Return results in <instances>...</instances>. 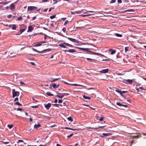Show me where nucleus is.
Returning <instances> with one entry per match:
<instances>
[{
    "mask_svg": "<svg viewBox=\"0 0 146 146\" xmlns=\"http://www.w3.org/2000/svg\"><path fill=\"white\" fill-rule=\"evenodd\" d=\"M32 49L33 51H35L36 52H39V53H42V52H48L50 51H51L52 50L51 49L49 48V49H47L44 50H42V51H39L34 48H32Z\"/></svg>",
    "mask_w": 146,
    "mask_h": 146,
    "instance_id": "1",
    "label": "nucleus"
},
{
    "mask_svg": "<svg viewBox=\"0 0 146 146\" xmlns=\"http://www.w3.org/2000/svg\"><path fill=\"white\" fill-rule=\"evenodd\" d=\"M12 93L13 97L14 98L15 96H18L19 94V92L18 91H16L15 89L12 90Z\"/></svg>",
    "mask_w": 146,
    "mask_h": 146,
    "instance_id": "2",
    "label": "nucleus"
},
{
    "mask_svg": "<svg viewBox=\"0 0 146 146\" xmlns=\"http://www.w3.org/2000/svg\"><path fill=\"white\" fill-rule=\"evenodd\" d=\"M46 42L43 41L37 42L34 44V46L35 47L40 46L42 45L43 44L46 43Z\"/></svg>",
    "mask_w": 146,
    "mask_h": 146,
    "instance_id": "3",
    "label": "nucleus"
},
{
    "mask_svg": "<svg viewBox=\"0 0 146 146\" xmlns=\"http://www.w3.org/2000/svg\"><path fill=\"white\" fill-rule=\"evenodd\" d=\"M37 9V7L35 6H28V7L27 10L28 11H32L33 10Z\"/></svg>",
    "mask_w": 146,
    "mask_h": 146,
    "instance_id": "4",
    "label": "nucleus"
},
{
    "mask_svg": "<svg viewBox=\"0 0 146 146\" xmlns=\"http://www.w3.org/2000/svg\"><path fill=\"white\" fill-rule=\"evenodd\" d=\"M17 1L14 2L9 7V9L12 11H14L15 10V4L16 3Z\"/></svg>",
    "mask_w": 146,
    "mask_h": 146,
    "instance_id": "5",
    "label": "nucleus"
},
{
    "mask_svg": "<svg viewBox=\"0 0 146 146\" xmlns=\"http://www.w3.org/2000/svg\"><path fill=\"white\" fill-rule=\"evenodd\" d=\"M123 82L125 84H131L133 82V81L132 80L130 79L123 80Z\"/></svg>",
    "mask_w": 146,
    "mask_h": 146,
    "instance_id": "6",
    "label": "nucleus"
},
{
    "mask_svg": "<svg viewBox=\"0 0 146 146\" xmlns=\"http://www.w3.org/2000/svg\"><path fill=\"white\" fill-rule=\"evenodd\" d=\"M8 27L9 28H11L13 30H16L17 28L16 25H8Z\"/></svg>",
    "mask_w": 146,
    "mask_h": 146,
    "instance_id": "7",
    "label": "nucleus"
},
{
    "mask_svg": "<svg viewBox=\"0 0 146 146\" xmlns=\"http://www.w3.org/2000/svg\"><path fill=\"white\" fill-rule=\"evenodd\" d=\"M51 105V104L50 103H48L47 104H44V105L45 108L48 110L50 108Z\"/></svg>",
    "mask_w": 146,
    "mask_h": 146,
    "instance_id": "8",
    "label": "nucleus"
},
{
    "mask_svg": "<svg viewBox=\"0 0 146 146\" xmlns=\"http://www.w3.org/2000/svg\"><path fill=\"white\" fill-rule=\"evenodd\" d=\"M83 11V10H82L81 11H71V13L72 14H78L80 13H82Z\"/></svg>",
    "mask_w": 146,
    "mask_h": 146,
    "instance_id": "9",
    "label": "nucleus"
},
{
    "mask_svg": "<svg viewBox=\"0 0 146 146\" xmlns=\"http://www.w3.org/2000/svg\"><path fill=\"white\" fill-rule=\"evenodd\" d=\"M95 12L93 11H87L86 12H85L84 13L86 14V15H87V16H89L92 15H94L93 14H90V13H88V12L94 13V12Z\"/></svg>",
    "mask_w": 146,
    "mask_h": 146,
    "instance_id": "10",
    "label": "nucleus"
},
{
    "mask_svg": "<svg viewBox=\"0 0 146 146\" xmlns=\"http://www.w3.org/2000/svg\"><path fill=\"white\" fill-rule=\"evenodd\" d=\"M67 38L73 42H78V40H76L75 39L73 38H71L68 37Z\"/></svg>",
    "mask_w": 146,
    "mask_h": 146,
    "instance_id": "11",
    "label": "nucleus"
},
{
    "mask_svg": "<svg viewBox=\"0 0 146 146\" xmlns=\"http://www.w3.org/2000/svg\"><path fill=\"white\" fill-rule=\"evenodd\" d=\"M59 80V79L57 78H50L49 79V80L51 82H54L55 81L57 80Z\"/></svg>",
    "mask_w": 146,
    "mask_h": 146,
    "instance_id": "12",
    "label": "nucleus"
},
{
    "mask_svg": "<svg viewBox=\"0 0 146 146\" xmlns=\"http://www.w3.org/2000/svg\"><path fill=\"white\" fill-rule=\"evenodd\" d=\"M59 86V83H56V84L55 83H54L53 84L52 86L54 88H56L58 87Z\"/></svg>",
    "mask_w": 146,
    "mask_h": 146,
    "instance_id": "13",
    "label": "nucleus"
},
{
    "mask_svg": "<svg viewBox=\"0 0 146 146\" xmlns=\"http://www.w3.org/2000/svg\"><path fill=\"white\" fill-rule=\"evenodd\" d=\"M111 135V134L110 133H103L102 134L103 136L101 135L100 136V137H103L104 136H107L109 135Z\"/></svg>",
    "mask_w": 146,
    "mask_h": 146,
    "instance_id": "14",
    "label": "nucleus"
},
{
    "mask_svg": "<svg viewBox=\"0 0 146 146\" xmlns=\"http://www.w3.org/2000/svg\"><path fill=\"white\" fill-rule=\"evenodd\" d=\"M109 70L108 69H106L104 70H102L101 71H100V72L103 73H107L108 72Z\"/></svg>",
    "mask_w": 146,
    "mask_h": 146,
    "instance_id": "15",
    "label": "nucleus"
},
{
    "mask_svg": "<svg viewBox=\"0 0 146 146\" xmlns=\"http://www.w3.org/2000/svg\"><path fill=\"white\" fill-rule=\"evenodd\" d=\"M109 51H111V54H113L115 53L116 50H114L112 49H110L109 50Z\"/></svg>",
    "mask_w": 146,
    "mask_h": 146,
    "instance_id": "16",
    "label": "nucleus"
},
{
    "mask_svg": "<svg viewBox=\"0 0 146 146\" xmlns=\"http://www.w3.org/2000/svg\"><path fill=\"white\" fill-rule=\"evenodd\" d=\"M77 48L81 50H84L86 51H88V50H89V48H79L77 47Z\"/></svg>",
    "mask_w": 146,
    "mask_h": 146,
    "instance_id": "17",
    "label": "nucleus"
},
{
    "mask_svg": "<svg viewBox=\"0 0 146 146\" xmlns=\"http://www.w3.org/2000/svg\"><path fill=\"white\" fill-rule=\"evenodd\" d=\"M33 28L31 26H30L28 27V31L31 32L33 29Z\"/></svg>",
    "mask_w": 146,
    "mask_h": 146,
    "instance_id": "18",
    "label": "nucleus"
},
{
    "mask_svg": "<svg viewBox=\"0 0 146 146\" xmlns=\"http://www.w3.org/2000/svg\"><path fill=\"white\" fill-rule=\"evenodd\" d=\"M9 2L8 1H7H7H2V2H1L0 3V4L1 5H6V4H7L8 3H9Z\"/></svg>",
    "mask_w": 146,
    "mask_h": 146,
    "instance_id": "19",
    "label": "nucleus"
},
{
    "mask_svg": "<svg viewBox=\"0 0 146 146\" xmlns=\"http://www.w3.org/2000/svg\"><path fill=\"white\" fill-rule=\"evenodd\" d=\"M41 126V125L40 124H38L37 125L35 124L34 126V128H35L37 129L39 127H40Z\"/></svg>",
    "mask_w": 146,
    "mask_h": 146,
    "instance_id": "20",
    "label": "nucleus"
},
{
    "mask_svg": "<svg viewBox=\"0 0 146 146\" xmlns=\"http://www.w3.org/2000/svg\"><path fill=\"white\" fill-rule=\"evenodd\" d=\"M90 52H91V53L94 54L102 55L100 53L94 52H93L92 51H90ZM102 56H104V55H102Z\"/></svg>",
    "mask_w": 146,
    "mask_h": 146,
    "instance_id": "21",
    "label": "nucleus"
},
{
    "mask_svg": "<svg viewBox=\"0 0 146 146\" xmlns=\"http://www.w3.org/2000/svg\"><path fill=\"white\" fill-rule=\"evenodd\" d=\"M56 94H57V95L55 96L56 97H58V98H60L59 97V96L60 97V96H61L62 95L61 94H63V93H59L58 92H56Z\"/></svg>",
    "mask_w": 146,
    "mask_h": 146,
    "instance_id": "22",
    "label": "nucleus"
},
{
    "mask_svg": "<svg viewBox=\"0 0 146 146\" xmlns=\"http://www.w3.org/2000/svg\"><path fill=\"white\" fill-rule=\"evenodd\" d=\"M61 94L62 95L61 96H60V97L59 96V97L60 98H63L64 96L66 95L68 96L69 95V94L68 93H63V94Z\"/></svg>",
    "mask_w": 146,
    "mask_h": 146,
    "instance_id": "23",
    "label": "nucleus"
},
{
    "mask_svg": "<svg viewBox=\"0 0 146 146\" xmlns=\"http://www.w3.org/2000/svg\"><path fill=\"white\" fill-rule=\"evenodd\" d=\"M86 59L89 62H93L95 60L94 59H92L90 58H87Z\"/></svg>",
    "mask_w": 146,
    "mask_h": 146,
    "instance_id": "24",
    "label": "nucleus"
},
{
    "mask_svg": "<svg viewBox=\"0 0 146 146\" xmlns=\"http://www.w3.org/2000/svg\"><path fill=\"white\" fill-rule=\"evenodd\" d=\"M68 52L70 53H73L76 52V51L74 49H70L68 50Z\"/></svg>",
    "mask_w": 146,
    "mask_h": 146,
    "instance_id": "25",
    "label": "nucleus"
},
{
    "mask_svg": "<svg viewBox=\"0 0 146 146\" xmlns=\"http://www.w3.org/2000/svg\"><path fill=\"white\" fill-rule=\"evenodd\" d=\"M58 46H60V47H63V48H66V46L65 45H64L63 44H59L58 45Z\"/></svg>",
    "mask_w": 146,
    "mask_h": 146,
    "instance_id": "26",
    "label": "nucleus"
},
{
    "mask_svg": "<svg viewBox=\"0 0 146 146\" xmlns=\"http://www.w3.org/2000/svg\"><path fill=\"white\" fill-rule=\"evenodd\" d=\"M114 35L117 37H121L122 36V35H121L117 33H115Z\"/></svg>",
    "mask_w": 146,
    "mask_h": 146,
    "instance_id": "27",
    "label": "nucleus"
},
{
    "mask_svg": "<svg viewBox=\"0 0 146 146\" xmlns=\"http://www.w3.org/2000/svg\"><path fill=\"white\" fill-rule=\"evenodd\" d=\"M26 28V27H25V28L21 29L20 30V31L21 32V33L25 30Z\"/></svg>",
    "mask_w": 146,
    "mask_h": 146,
    "instance_id": "28",
    "label": "nucleus"
},
{
    "mask_svg": "<svg viewBox=\"0 0 146 146\" xmlns=\"http://www.w3.org/2000/svg\"><path fill=\"white\" fill-rule=\"evenodd\" d=\"M46 94L49 96H54V95L51 94L50 92H47L46 93Z\"/></svg>",
    "mask_w": 146,
    "mask_h": 146,
    "instance_id": "29",
    "label": "nucleus"
},
{
    "mask_svg": "<svg viewBox=\"0 0 146 146\" xmlns=\"http://www.w3.org/2000/svg\"><path fill=\"white\" fill-rule=\"evenodd\" d=\"M64 44H66L67 46L70 47H72L73 46L71 44H69L68 43H65V42H64Z\"/></svg>",
    "mask_w": 146,
    "mask_h": 146,
    "instance_id": "30",
    "label": "nucleus"
},
{
    "mask_svg": "<svg viewBox=\"0 0 146 146\" xmlns=\"http://www.w3.org/2000/svg\"><path fill=\"white\" fill-rule=\"evenodd\" d=\"M83 97V98L85 99L90 100V97L87 96H84Z\"/></svg>",
    "mask_w": 146,
    "mask_h": 146,
    "instance_id": "31",
    "label": "nucleus"
},
{
    "mask_svg": "<svg viewBox=\"0 0 146 146\" xmlns=\"http://www.w3.org/2000/svg\"><path fill=\"white\" fill-rule=\"evenodd\" d=\"M70 85H73V86H82V85H80V84H70Z\"/></svg>",
    "mask_w": 146,
    "mask_h": 146,
    "instance_id": "32",
    "label": "nucleus"
},
{
    "mask_svg": "<svg viewBox=\"0 0 146 146\" xmlns=\"http://www.w3.org/2000/svg\"><path fill=\"white\" fill-rule=\"evenodd\" d=\"M13 125L8 124L7 125V127L9 129H11V128H12L13 127Z\"/></svg>",
    "mask_w": 146,
    "mask_h": 146,
    "instance_id": "33",
    "label": "nucleus"
},
{
    "mask_svg": "<svg viewBox=\"0 0 146 146\" xmlns=\"http://www.w3.org/2000/svg\"><path fill=\"white\" fill-rule=\"evenodd\" d=\"M69 23V21L68 20H66L65 21L64 23V25L66 26L67 24H68Z\"/></svg>",
    "mask_w": 146,
    "mask_h": 146,
    "instance_id": "34",
    "label": "nucleus"
},
{
    "mask_svg": "<svg viewBox=\"0 0 146 146\" xmlns=\"http://www.w3.org/2000/svg\"><path fill=\"white\" fill-rule=\"evenodd\" d=\"M56 15H54L52 16H51L50 17V18L51 19H52L55 18L56 17Z\"/></svg>",
    "mask_w": 146,
    "mask_h": 146,
    "instance_id": "35",
    "label": "nucleus"
},
{
    "mask_svg": "<svg viewBox=\"0 0 146 146\" xmlns=\"http://www.w3.org/2000/svg\"><path fill=\"white\" fill-rule=\"evenodd\" d=\"M67 119L69 121H70L71 122H72L73 121V119L71 117H68L67 118Z\"/></svg>",
    "mask_w": 146,
    "mask_h": 146,
    "instance_id": "36",
    "label": "nucleus"
},
{
    "mask_svg": "<svg viewBox=\"0 0 146 146\" xmlns=\"http://www.w3.org/2000/svg\"><path fill=\"white\" fill-rule=\"evenodd\" d=\"M15 105H19V106H22V105L20 104L19 102H16L15 103Z\"/></svg>",
    "mask_w": 146,
    "mask_h": 146,
    "instance_id": "37",
    "label": "nucleus"
},
{
    "mask_svg": "<svg viewBox=\"0 0 146 146\" xmlns=\"http://www.w3.org/2000/svg\"><path fill=\"white\" fill-rule=\"evenodd\" d=\"M116 104L117 105L119 106H122V104H121L120 102H117L116 103Z\"/></svg>",
    "mask_w": 146,
    "mask_h": 146,
    "instance_id": "38",
    "label": "nucleus"
},
{
    "mask_svg": "<svg viewBox=\"0 0 146 146\" xmlns=\"http://www.w3.org/2000/svg\"><path fill=\"white\" fill-rule=\"evenodd\" d=\"M20 142H24V141L22 140H19L17 142V143H18Z\"/></svg>",
    "mask_w": 146,
    "mask_h": 146,
    "instance_id": "39",
    "label": "nucleus"
},
{
    "mask_svg": "<svg viewBox=\"0 0 146 146\" xmlns=\"http://www.w3.org/2000/svg\"><path fill=\"white\" fill-rule=\"evenodd\" d=\"M116 0H111V1L110 2V4L115 3L116 2Z\"/></svg>",
    "mask_w": 146,
    "mask_h": 146,
    "instance_id": "40",
    "label": "nucleus"
},
{
    "mask_svg": "<svg viewBox=\"0 0 146 146\" xmlns=\"http://www.w3.org/2000/svg\"><path fill=\"white\" fill-rule=\"evenodd\" d=\"M74 135L73 133L70 134V135L67 136V137L68 138H70Z\"/></svg>",
    "mask_w": 146,
    "mask_h": 146,
    "instance_id": "41",
    "label": "nucleus"
},
{
    "mask_svg": "<svg viewBox=\"0 0 146 146\" xmlns=\"http://www.w3.org/2000/svg\"><path fill=\"white\" fill-rule=\"evenodd\" d=\"M12 15H9L7 16V18H8L9 19H10L11 18V17H12Z\"/></svg>",
    "mask_w": 146,
    "mask_h": 146,
    "instance_id": "42",
    "label": "nucleus"
},
{
    "mask_svg": "<svg viewBox=\"0 0 146 146\" xmlns=\"http://www.w3.org/2000/svg\"><path fill=\"white\" fill-rule=\"evenodd\" d=\"M54 1V2L53 3V4H55L57 3L58 2V1H57V0H53Z\"/></svg>",
    "mask_w": 146,
    "mask_h": 146,
    "instance_id": "43",
    "label": "nucleus"
},
{
    "mask_svg": "<svg viewBox=\"0 0 146 146\" xmlns=\"http://www.w3.org/2000/svg\"><path fill=\"white\" fill-rule=\"evenodd\" d=\"M23 18H22V16H21L20 17H19L17 18V20H18L19 21H20V20H21Z\"/></svg>",
    "mask_w": 146,
    "mask_h": 146,
    "instance_id": "44",
    "label": "nucleus"
},
{
    "mask_svg": "<svg viewBox=\"0 0 146 146\" xmlns=\"http://www.w3.org/2000/svg\"><path fill=\"white\" fill-rule=\"evenodd\" d=\"M38 107V105L32 106V107L33 108H37Z\"/></svg>",
    "mask_w": 146,
    "mask_h": 146,
    "instance_id": "45",
    "label": "nucleus"
},
{
    "mask_svg": "<svg viewBox=\"0 0 146 146\" xmlns=\"http://www.w3.org/2000/svg\"><path fill=\"white\" fill-rule=\"evenodd\" d=\"M121 96H122L124 98H125V97L122 94V92L120 94Z\"/></svg>",
    "mask_w": 146,
    "mask_h": 146,
    "instance_id": "46",
    "label": "nucleus"
},
{
    "mask_svg": "<svg viewBox=\"0 0 146 146\" xmlns=\"http://www.w3.org/2000/svg\"><path fill=\"white\" fill-rule=\"evenodd\" d=\"M22 110H23L21 108H18L17 110V111H22Z\"/></svg>",
    "mask_w": 146,
    "mask_h": 146,
    "instance_id": "47",
    "label": "nucleus"
},
{
    "mask_svg": "<svg viewBox=\"0 0 146 146\" xmlns=\"http://www.w3.org/2000/svg\"><path fill=\"white\" fill-rule=\"evenodd\" d=\"M115 91L117 92L118 93H119V94H120V93H121V92H122L121 91H119V90H115Z\"/></svg>",
    "mask_w": 146,
    "mask_h": 146,
    "instance_id": "48",
    "label": "nucleus"
},
{
    "mask_svg": "<svg viewBox=\"0 0 146 146\" xmlns=\"http://www.w3.org/2000/svg\"><path fill=\"white\" fill-rule=\"evenodd\" d=\"M54 9V7H50V9H49V10L48 11H49V12H50V11H51L53 9Z\"/></svg>",
    "mask_w": 146,
    "mask_h": 146,
    "instance_id": "49",
    "label": "nucleus"
},
{
    "mask_svg": "<svg viewBox=\"0 0 146 146\" xmlns=\"http://www.w3.org/2000/svg\"><path fill=\"white\" fill-rule=\"evenodd\" d=\"M63 100H58V103H62V102Z\"/></svg>",
    "mask_w": 146,
    "mask_h": 146,
    "instance_id": "50",
    "label": "nucleus"
},
{
    "mask_svg": "<svg viewBox=\"0 0 146 146\" xmlns=\"http://www.w3.org/2000/svg\"><path fill=\"white\" fill-rule=\"evenodd\" d=\"M125 52H127L128 51V49L127 47H125Z\"/></svg>",
    "mask_w": 146,
    "mask_h": 146,
    "instance_id": "51",
    "label": "nucleus"
},
{
    "mask_svg": "<svg viewBox=\"0 0 146 146\" xmlns=\"http://www.w3.org/2000/svg\"><path fill=\"white\" fill-rule=\"evenodd\" d=\"M62 31L64 32H65L66 31V29L65 28H64L62 29Z\"/></svg>",
    "mask_w": 146,
    "mask_h": 146,
    "instance_id": "52",
    "label": "nucleus"
},
{
    "mask_svg": "<svg viewBox=\"0 0 146 146\" xmlns=\"http://www.w3.org/2000/svg\"><path fill=\"white\" fill-rule=\"evenodd\" d=\"M117 2L118 3H121L122 1L121 0H117Z\"/></svg>",
    "mask_w": 146,
    "mask_h": 146,
    "instance_id": "53",
    "label": "nucleus"
},
{
    "mask_svg": "<svg viewBox=\"0 0 146 146\" xmlns=\"http://www.w3.org/2000/svg\"><path fill=\"white\" fill-rule=\"evenodd\" d=\"M53 105L56 107H58V106L60 105V104H53Z\"/></svg>",
    "mask_w": 146,
    "mask_h": 146,
    "instance_id": "54",
    "label": "nucleus"
},
{
    "mask_svg": "<svg viewBox=\"0 0 146 146\" xmlns=\"http://www.w3.org/2000/svg\"><path fill=\"white\" fill-rule=\"evenodd\" d=\"M102 60L103 61H110V59L109 58H108V59H103Z\"/></svg>",
    "mask_w": 146,
    "mask_h": 146,
    "instance_id": "55",
    "label": "nucleus"
},
{
    "mask_svg": "<svg viewBox=\"0 0 146 146\" xmlns=\"http://www.w3.org/2000/svg\"><path fill=\"white\" fill-rule=\"evenodd\" d=\"M140 137L139 135H137V136H135L134 137H133V138H136L137 137L138 138V137Z\"/></svg>",
    "mask_w": 146,
    "mask_h": 146,
    "instance_id": "56",
    "label": "nucleus"
},
{
    "mask_svg": "<svg viewBox=\"0 0 146 146\" xmlns=\"http://www.w3.org/2000/svg\"><path fill=\"white\" fill-rule=\"evenodd\" d=\"M88 15H86V14L85 15H80V16L82 17H85L86 16H87Z\"/></svg>",
    "mask_w": 146,
    "mask_h": 146,
    "instance_id": "57",
    "label": "nucleus"
},
{
    "mask_svg": "<svg viewBox=\"0 0 146 146\" xmlns=\"http://www.w3.org/2000/svg\"><path fill=\"white\" fill-rule=\"evenodd\" d=\"M103 118H104L103 117H100V119H99V120L100 121H102L103 120Z\"/></svg>",
    "mask_w": 146,
    "mask_h": 146,
    "instance_id": "58",
    "label": "nucleus"
},
{
    "mask_svg": "<svg viewBox=\"0 0 146 146\" xmlns=\"http://www.w3.org/2000/svg\"><path fill=\"white\" fill-rule=\"evenodd\" d=\"M18 98H17V97L16 98H15L14 100V101H18Z\"/></svg>",
    "mask_w": 146,
    "mask_h": 146,
    "instance_id": "59",
    "label": "nucleus"
},
{
    "mask_svg": "<svg viewBox=\"0 0 146 146\" xmlns=\"http://www.w3.org/2000/svg\"><path fill=\"white\" fill-rule=\"evenodd\" d=\"M66 19V18L65 17L62 18L61 19V20H63V21H65Z\"/></svg>",
    "mask_w": 146,
    "mask_h": 146,
    "instance_id": "60",
    "label": "nucleus"
},
{
    "mask_svg": "<svg viewBox=\"0 0 146 146\" xmlns=\"http://www.w3.org/2000/svg\"><path fill=\"white\" fill-rule=\"evenodd\" d=\"M122 106H124L125 107L127 108V107L128 106L122 104Z\"/></svg>",
    "mask_w": 146,
    "mask_h": 146,
    "instance_id": "61",
    "label": "nucleus"
},
{
    "mask_svg": "<svg viewBox=\"0 0 146 146\" xmlns=\"http://www.w3.org/2000/svg\"><path fill=\"white\" fill-rule=\"evenodd\" d=\"M48 1V0H42V2H47Z\"/></svg>",
    "mask_w": 146,
    "mask_h": 146,
    "instance_id": "62",
    "label": "nucleus"
},
{
    "mask_svg": "<svg viewBox=\"0 0 146 146\" xmlns=\"http://www.w3.org/2000/svg\"><path fill=\"white\" fill-rule=\"evenodd\" d=\"M47 36H48L46 35H45L44 39H46Z\"/></svg>",
    "mask_w": 146,
    "mask_h": 146,
    "instance_id": "63",
    "label": "nucleus"
},
{
    "mask_svg": "<svg viewBox=\"0 0 146 146\" xmlns=\"http://www.w3.org/2000/svg\"><path fill=\"white\" fill-rule=\"evenodd\" d=\"M57 102L58 100L56 99H55L54 101V102L55 103H56Z\"/></svg>",
    "mask_w": 146,
    "mask_h": 146,
    "instance_id": "64",
    "label": "nucleus"
}]
</instances>
